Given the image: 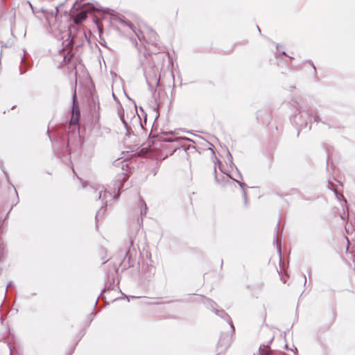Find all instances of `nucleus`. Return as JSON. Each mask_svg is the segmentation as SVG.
<instances>
[{
    "label": "nucleus",
    "instance_id": "1",
    "mask_svg": "<svg viewBox=\"0 0 355 355\" xmlns=\"http://www.w3.org/2000/svg\"><path fill=\"white\" fill-rule=\"evenodd\" d=\"M144 72L148 89L152 95L154 96L156 92V87L159 85V68L149 63L144 67Z\"/></svg>",
    "mask_w": 355,
    "mask_h": 355
},
{
    "label": "nucleus",
    "instance_id": "2",
    "mask_svg": "<svg viewBox=\"0 0 355 355\" xmlns=\"http://www.w3.org/2000/svg\"><path fill=\"white\" fill-rule=\"evenodd\" d=\"M227 322L230 325V332L222 334L218 343V348H220L221 351L227 349L231 343L232 336L234 331V327L232 322H230L228 319H227Z\"/></svg>",
    "mask_w": 355,
    "mask_h": 355
},
{
    "label": "nucleus",
    "instance_id": "3",
    "mask_svg": "<svg viewBox=\"0 0 355 355\" xmlns=\"http://www.w3.org/2000/svg\"><path fill=\"white\" fill-rule=\"evenodd\" d=\"M80 111L79 107L76 105V93L73 96L72 114L70 120L71 125H76L79 122Z\"/></svg>",
    "mask_w": 355,
    "mask_h": 355
},
{
    "label": "nucleus",
    "instance_id": "4",
    "mask_svg": "<svg viewBox=\"0 0 355 355\" xmlns=\"http://www.w3.org/2000/svg\"><path fill=\"white\" fill-rule=\"evenodd\" d=\"M127 179L128 175L124 173H122L117 176L115 182L118 191L121 189V187L123 186V184L126 181Z\"/></svg>",
    "mask_w": 355,
    "mask_h": 355
},
{
    "label": "nucleus",
    "instance_id": "5",
    "mask_svg": "<svg viewBox=\"0 0 355 355\" xmlns=\"http://www.w3.org/2000/svg\"><path fill=\"white\" fill-rule=\"evenodd\" d=\"M203 303L207 306L208 309H210L213 311L215 312L216 315H218L216 311L217 304L212 300L209 298H205Z\"/></svg>",
    "mask_w": 355,
    "mask_h": 355
},
{
    "label": "nucleus",
    "instance_id": "6",
    "mask_svg": "<svg viewBox=\"0 0 355 355\" xmlns=\"http://www.w3.org/2000/svg\"><path fill=\"white\" fill-rule=\"evenodd\" d=\"M259 355H270L271 350L269 348L268 345H261L259 349Z\"/></svg>",
    "mask_w": 355,
    "mask_h": 355
},
{
    "label": "nucleus",
    "instance_id": "7",
    "mask_svg": "<svg viewBox=\"0 0 355 355\" xmlns=\"http://www.w3.org/2000/svg\"><path fill=\"white\" fill-rule=\"evenodd\" d=\"M87 18V14L85 12H80L77 14L73 18V22L76 24H80L83 21H84Z\"/></svg>",
    "mask_w": 355,
    "mask_h": 355
},
{
    "label": "nucleus",
    "instance_id": "8",
    "mask_svg": "<svg viewBox=\"0 0 355 355\" xmlns=\"http://www.w3.org/2000/svg\"><path fill=\"white\" fill-rule=\"evenodd\" d=\"M90 192H92L94 194V198L96 200H99L101 198L103 189L98 191V189L93 188L92 187H89Z\"/></svg>",
    "mask_w": 355,
    "mask_h": 355
},
{
    "label": "nucleus",
    "instance_id": "9",
    "mask_svg": "<svg viewBox=\"0 0 355 355\" xmlns=\"http://www.w3.org/2000/svg\"><path fill=\"white\" fill-rule=\"evenodd\" d=\"M140 203H141V206L140 214L141 216H145L146 215L147 209H148L147 205L143 200H140Z\"/></svg>",
    "mask_w": 355,
    "mask_h": 355
},
{
    "label": "nucleus",
    "instance_id": "10",
    "mask_svg": "<svg viewBox=\"0 0 355 355\" xmlns=\"http://www.w3.org/2000/svg\"><path fill=\"white\" fill-rule=\"evenodd\" d=\"M120 22L121 23V24H123V26H128L130 29H131L133 32H135V31L134 30V26L133 24H132L130 22H127L125 21V20L123 19H121L120 20Z\"/></svg>",
    "mask_w": 355,
    "mask_h": 355
},
{
    "label": "nucleus",
    "instance_id": "11",
    "mask_svg": "<svg viewBox=\"0 0 355 355\" xmlns=\"http://www.w3.org/2000/svg\"><path fill=\"white\" fill-rule=\"evenodd\" d=\"M237 183L239 184V186L241 187L242 190H243V196H244V198H245V202H247V199H246V193L243 189V186H244V183L243 182H241L240 181H236Z\"/></svg>",
    "mask_w": 355,
    "mask_h": 355
},
{
    "label": "nucleus",
    "instance_id": "12",
    "mask_svg": "<svg viewBox=\"0 0 355 355\" xmlns=\"http://www.w3.org/2000/svg\"><path fill=\"white\" fill-rule=\"evenodd\" d=\"M179 140H189V139L188 138H187V137H179L178 139H176L175 140L171 139H164V141H166V142H173L174 141H179Z\"/></svg>",
    "mask_w": 355,
    "mask_h": 355
},
{
    "label": "nucleus",
    "instance_id": "13",
    "mask_svg": "<svg viewBox=\"0 0 355 355\" xmlns=\"http://www.w3.org/2000/svg\"><path fill=\"white\" fill-rule=\"evenodd\" d=\"M118 113H119V118H120V120H123L125 119V116H124V111L123 110H119L118 111Z\"/></svg>",
    "mask_w": 355,
    "mask_h": 355
},
{
    "label": "nucleus",
    "instance_id": "14",
    "mask_svg": "<svg viewBox=\"0 0 355 355\" xmlns=\"http://www.w3.org/2000/svg\"><path fill=\"white\" fill-rule=\"evenodd\" d=\"M118 113H119V118H120V120H123L125 119V116H124V111L123 110H119L118 111Z\"/></svg>",
    "mask_w": 355,
    "mask_h": 355
},
{
    "label": "nucleus",
    "instance_id": "15",
    "mask_svg": "<svg viewBox=\"0 0 355 355\" xmlns=\"http://www.w3.org/2000/svg\"><path fill=\"white\" fill-rule=\"evenodd\" d=\"M121 121L123 124L124 128L126 129V131L128 132H129V129H130V128L128 126V123L125 121V119L121 120Z\"/></svg>",
    "mask_w": 355,
    "mask_h": 355
},
{
    "label": "nucleus",
    "instance_id": "16",
    "mask_svg": "<svg viewBox=\"0 0 355 355\" xmlns=\"http://www.w3.org/2000/svg\"><path fill=\"white\" fill-rule=\"evenodd\" d=\"M306 112H307V114H309V115H310V116L313 117L314 121H316V122L318 121L319 117L316 114H311L309 110H307Z\"/></svg>",
    "mask_w": 355,
    "mask_h": 355
},
{
    "label": "nucleus",
    "instance_id": "17",
    "mask_svg": "<svg viewBox=\"0 0 355 355\" xmlns=\"http://www.w3.org/2000/svg\"><path fill=\"white\" fill-rule=\"evenodd\" d=\"M276 243H277V251H278L279 255L281 256V247H280V245L278 243V240L277 239L276 240Z\"/></svg>",
    "mask_w": 355,
    "mask_h": 355
},
{
    "label": "nucleus",
    "instance_id": "18",
    "mask_svg": "<svg viewBox=\"0 0 355 355\" xmlns=\"http://www.w3.org/2000/svg\"><path fill=\"white\" fill-rule=\"evenodd\" d=\"M150 35H151V37L153 38V42H155V40H156V33L152 31L151 33H150Z\"/></svg>",
    "mask_w": 355,
    "mask_h": 355
},
{
    "label": "nucleus",
    "instance_id": "19",
    "mask_svg": "<svg viewBox=\"0 0 355 355\" xmlns=\"http://www.w3.org/2000/svg\"><path fill=\"white\" fill-rule=\"evenodd\" d=\"M107 195H109L110 196H111V193H110V192L106 191L105 190V191H104V194H103V198H107Z\"/></svg>",
    "mask_w": 355,
    "mask_h": 355
},
{
    "label": "nucleus",
    "instance_id": "20",
    "mask_svg": "<svg viewBox=\"0 0 355 355\" xmlns=\"http://www.w3.org/2000/svg\"><path fill=\"white\" fill-rule=\"evenodd\" d=\"M227 156H228V159L230 161V162H232V156L229 150L227 151Z\"/></svg>",
    "mask_w": 355,
    "mask_h": 355
},
{
    "label": "nucleus",
    "instance_id": "21",
    "mask_svg": "<svg viewBox=\"0 0 355 355\" xmlns=\"http://www.w3.org/2000/svg\"><path fill=\"white\" fill-rule=\"evenodd\" d=\"M102 209H103V208L100 209L97 211L96 215V218L98 217V216L101 213Z\"/></svg>",
    "mask_w": 355,
    "mask_h": 355
},
{
    "label": "nucleus",
    "instance_id": "22",
    "mask_svg": "<svg viewBox=\"0 0 355 355\" xmlns=\"http://www.w3.org/2000/svg\"><path fill=\"white\" fill-rule=\"evenodd\" d=\"M137 37H138V39L139 40H141L144 39V36H141L140 35H138V34H137Z\"/></svg>",
    "mask_w": 355,
    "mask_h": 355
},
{
    "label": "nucleus",
    "instance_id": "23",
    "mask_svg": "<svg viewBox=\"0 0 355 355\" xmlns=\"http://www.w3.org/2000/svg\"><path fill=\"white\" fill-rule=\"evenodd\" d=\"M274 339V336L273 335H271L270 337V340H269V343H270Z\"/></svg>",
    "mask_w": 355,
    "mask_h": 355
},
{
    "label": "nucleus",
    "instance_id": "24",
    "mask_svg": "<svg viewBox=\"0 0 355 355\" xmlns=\"http://www.w3.org/2000/svg\"><path fill=\"white\" fill-rule=\"evenodd\" d=\"M11 285H12V282H10V283L7 285L6 288V292L7 291L8 288V287H10Z\"/></svg>",
    "mask_w": 355,
    "mask_h": 355
},
{
    "label": "nucleus",
    "instance_id": "25",
    "mask_svg": "<svg viewBox=\"0 0 355 355\" xmlns=\"http://www.w3.org/2000/svg\"><path fill=\"white\" fill-rule=\"evenodd\" d=\"M74 40H75V37L73 36L71 38V42L73 44L75 42Z\"/></svg>",
    "mask_w": 355,
    "mask_h": 355
},
{
    "label": "nucleus",
    "instance_id": "26",
    "mask_svg": "<svg viewBox=\"0 0 355 355\" xmlns=\"http://www.w3.org/2000/svg\"><path fill=\"white\" fill-rule=\"evenodd\" d=\"M58 7L57 6V7L55 8V13H56V14H58Z\"/></svg>",
    "mask_w": 355,
    "mask_h": 355
},
{
    "label": "nucleus",
    "instance_id": "27",
    "mask_svg": "<svg viewBox=\"0 0 355 355\" xmlns=\"http://www.w3.org/2000/svg\"><path fill=\"white\" fill-rule=\"evenodd\" d=\"M81 33H82L83 35H84L85 36H86V35H85V31H81Z\"/></svg>",
    "mask_w": 355,
    "mask_h": 355
},
{
    "label": "nucleus",
    "instance_id": "28",
    "mask_svg": "<svg viewBox=\"0 0 355 355\" xmlns=\"http://www.w3.org/2000/svg\"><path fill=\"white\" fill-rule=\"evenodd\" d=\"M257 29H258L259 32V33H261V31H260L259 27L257 26Z\"/></svg>",
    "mask_w": 355,
    "mask_h": 355
},
{
    "label": "nucleus",
    "instance_id": "29",
    "mask_svg": "<svg viewBox=\"0 0 355 355\" xmlns=\"http://www.w3.org/2000/svg\"><path fill=\"white\" fill-rule=\"evenodd\" d=\"M306 277H304V284H306Z\"/></svg>",
    "mask_w": 355,
    "mask_h": 355
},
{
    "label": "nucleus",
    "instance_id": "30",
    "mask_svg": "<svg viewBox=\"0 0 355 355\" xmlns=\"http://www.w3.org/2000/svg\"><path fill=\"white\" fill-rule=\"evenodd\" d=\"M214 172H215V173L216 172V166L214 167Z\"/></svg>",
    "mask_w": 355,
    "mask_h": 355
}]
</instances>
